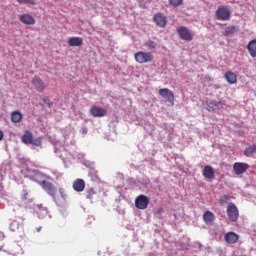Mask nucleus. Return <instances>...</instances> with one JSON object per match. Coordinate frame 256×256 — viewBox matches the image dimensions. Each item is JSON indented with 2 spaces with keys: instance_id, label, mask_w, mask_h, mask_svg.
<instances>
[{
  "instance_id": "412c9836",
  "label": "nucleus",
  "mask_w": 256,
  "mask_h": 256,
  "mask_svg": "<svg viewBox=\"0 0 256 256\" xmlns=\"http://www.w3.org/2000/svg\"><path fill=\"white\" fill-rule=\"evenodd\" d=\"M225 79L230 85H235V83H237V75L231 71L226 72Z\"/></svg>"
},
{
  "instance_id": "6e6552de",
  "label": "nucleus",
  "mask_w": 256,
  "mask_h": 256,
  "mask_svg": "<svg viewBox=\"0 0 256 256\" xmlns=\"http://www.w3.org/2000/svg\"><path fill=\"white\" fill-rule=\"evenodd\" d=\"M177 33L182 41H193V34L189 28L182 26L177 29Z\"/></svg>"
},
{
  "instance_id": "aec40b11",
  "label": "nucleus",
  "mask_w": 256,
  "mask_h": 256,
  "mask_svg": "<svg viewBox=\"0 0 256 256\" xmlns=\"http://www.w3.org/2000/svg\"><path fill=\"white\" fill-rule=\"evenodd\" d=\"M203 220L206 223V225H211V223H213L215 221V214H213V212L207 210L203 214Z\"/></svg>"
},
{
  "instance_id": "39448f33",
  "label": "nucleus",
  "mask_w": 256,
  "mask_h": 256,
  "mask_svg": "<svg viewBox=\"0 0 256 256\" xmlns=\"http://www.w3.org/2000/svg\"><path fill=\"white\" fill-rule=\"evenodd\" d=\"M227 216L229 221H231L232 223H235L237 219H239V209L237 208V206H235V204L230 203L228 205Z\"/></svg>"
},
{
  "instance_id": "a878e982",
  "label": "nucleus",
  "mask_w": 256,
  "mask_h": 256,
  "mask_svg": "<svg viewBox=\"0 0 256 256\" xmlns=\"http://www.w3.org/2000/svg\"><path fill=\"white\" fill-rule=\"evenodd\" d=\"M97 195V192H95V189L90 188L86 191V199H89L90 201L93 200V197Z\"/></svg>"
},
{
  "instance_id": "c756f323",
  "label": "nucleus",
  "mask_w": 256,
  "mask_h": 256,
  "mask_svg": "<svg viewBox=\"0 0 256 256\" xmlns=\"http://www.w3.org/2000/svg\"><path fill=\"white\" fill-rule=\"evenodd\" d=\"M169 3L173 7H179V5L183 4V0H169Z\"/></svg>"
},
{
  "instance_id": "2f4dec72",
  "label": "nucleus",
  "mask_w": 256,
  "mask_h": 256,
  "mask_svg": "<svg viewBox=\"0 0 256 256\" xmlns=\"http://www.w3.org/2000/svg\"><path fill=\"white\" fill-rule=\"evenodd\" d=\"M163 208H158V210L156 211V215H158V217H161V215H163Z\"/></svg>"
},
{
  "instance_id": "cd10ccee",
  "label": "nucleus",
  "mask_w": 256,
  "mask_h": 256,
  "mask_svg": "<svg viewBox=\"0 0 256 256\" xmlns=\"http://www.w3.org/2000/svg\"><path fill=\"white\" fill-rule=\"evenodd\" d=\"M231 198L229 197V196H227V195H223V196H221L220 198H219V203H220V205H225V203H229V200H230Z\"/></svg>"
},
{
  "instance_id": "1a4fd4ad",
  "label": "nucleus",
  "mask_w": 256,
  "mask_h": 256,
  "mask_svg": "<svg viewBox=\"0 0 256 256\" xmlns=\"http://www.w3.org/2000/svg\"><path fill=\"white\" fill-rule=\"evenodd\" d=\"M135 207L141 210L147 209L149 207V198L143 194L139 195L135 199Z\"/></svg>"
},
{
  "instance_id": "b1692460",
  "label": "nucleus",
  "mask_w": 256,
  "mask_h": 256,
  "mask_svg": "<svg viewBox=\"0 0 256 256\" xmlns=\"http://www.w3.org/2000/svg\"><path fill=\"white\" fill-rule=\"evenodd\" d=\"M234 33H237V27L235 26H229L225 29L223 35L225 37H229V35H234Z\"/></svg>"
},
{
  "instance_id": "ddd939ff",
  "label": "nucleus",
  "mask_w": 256,
  "mask_h": 256,
  "mask_svg": "<svg viewBox=\"0 0 256 256\" xmlns=\"http://www.w3.org/2000/svg\"><path fill=\"white\" fill-rule=\"evenodd\" d=\"M224 240L226 241V243H229L230 245H235V243L239 241V234L233 231L227 232L224 235Z\"/></svg>"
},
{
  "instance_id": "7c9ffc66",
  "label": "nucleus",
  "mask_w": 256,
  "mask_h": 256,
  "mask_svg": "<svg viewBox=\"0 0 256 256\" xmlns=\"http://www.w3.org/2000/svg\"><path fill=\"white\" fill-rule=\"evenodd\" d=\"M59 193H60L62 199L67 198V191H65L64 188H59Z\"/></svg>"
},
{
  "instance_id": "473e14b6",
  "label": "nucleus",
  "mask_w": 256,
  "mask_h": 256,
  "mask_svg": "<svg viewBox=\"0 0 256 256\" xmlns=\"http://www.w3.org/2000/svg\"><path fill=\"white\" fill-rule=\"evenodd\" d=\"M3 137H5V134L0 130V141H3Z\"/></svg>"
},
{
  "instance_id": "f03ea898",
  "label": "nucleus",
  "mask_w": 256,
  "mask_h": 256,
  "mask_svg": "<svg viewBox=\"0 0 256 256\" xmlns=\"http://www.w3.org/2000/svg\"><path fill=\"white\" fill-rule=\"evenodd\" d=\"M22 143L25 145H34V147H41L42 140L41 138H33V133L29 131H25L24 135L22 136Z\"/></svg>"
},
{
  "instance_id": "4be33fe9",
  "label": "nucleus",
  "mask_w": 256,
  "mask_h": 256,
  "mask_svg": "<svg viewBox=\"0 0 256 256\" xmlns=\"http://www.w3.org/2000/svg\"><path fill=\"white\" fill-rule=\"evenodd\" d=\"M11 121L12 123H21V121H23V114H21L19 111L12 112Z\"/></svg>"
},
{
  "instance_id": "20e7f679",
  "label": "nucleus",
  "mask_w": 256,
  "mask_h": 256,
  "mask_svg": "<svg viewBox=\"0 0 256 256\" xmlns=\"http://www.w3.org/2000/svg\"><path fill=\"white\" fill-rule=\"evenodd\" d=\"M42 189H44V191H46V193H48L50 195V197L54 198L57 197V187H55V185H53V183L43 180L40 183Z\"/></svg>"
},
{
  "instance_id": "9b49d317",
  "label": "nucleus",
  "mask_w": 256,
  "mask_h": 256,
  "mask_svg": "<svg viewBox=\"0 0 256 256\" xmlns=\"http://www.w3.org/2000/svg\"><path fill=\"white\" fill-rule=\"evenodd\" d=\"M249 169V164L243 162H236L233 164V171L235 175H243Z\"/></svg>"
},
{
  "instance_id": "2eb2a0df",
  "label": "nucleus",
  "mask_w": 256,
  "mask_h": 256,
  "mask_svg": "<svg viewBox=\"0 0 256 256\" xmlns=\"http://www.w3.org/2000/svg\"><path fill=\"white\" fill-rule=\"evenodd\" d=\"M153 21L158 27H165L167 25V18L161 13L154 15Z\"/></svg>"
},
{
  "instance_id": "5701e85b",
  "label": "nucleus",
  "mask_w": 256,
  "mask_h": 256,
  "mask_svg": "<svg viewBox=\"0 0 256 256\" xmlns=\"http://www.w3.org/2000/svg\"><path fill=\"white\" fill-rule=\"evenodd\" d=\"M255 153H256V143L250 145L249 147H247L244 150L245 157H253V155H255Z\"/></svg>"
},
{
  "instance_id": "393cba45",
  "label": "nucleus",
  "mask_w": 256,
  "mask_h": 256,
  "mask_svg": "<svg viewBox=\"0 0 256 256\" xmlns=\"http://www.w3.org/2000/svg\"><path fill=\"white\" fill-rule=\"evenodd\" d=\"M144 46H146L149 51H152V49H157V43H155L153 40H148L145 42Z\"/></svg>"
},
{
  "instance_id": "423d86ee",
  "label": "nucleus",
  "mask_w": 256,
  "mask_h": 256,
  "mask_svg": "<svg viewBox=\"0 0 256 256\" xmlns=\"http://www.w3.org/2000/svg\"><path fill=\"white\" fill-rule=\"evenodd\" d=\"M31 83H32L34 89H36V91H38V93H43V91H45L47 89V84H45L43 79H41V77H39V76H34L31 80Z\"/></svg>"
},
{
  "instance_id": "0eeeda50",
  "label": "nucleus",
  "mask_w": 256,
  "mask_h": 256,
  "mask_svg": "<svg viewBox=\"0 0 256 256\" xmlns=\"http://www.w3.org/2000/svg\"><path fill=\"white\" fill-rule=\"evenodd\" d=\"M159 95L162 99H166L168 103H171V105H175V94H173V91H171L168 88H161L159 90Z\"/></svg>"
},
{
  "instance_id": "7ed1b4c3",
  "label": "nucleus",
  "mask_w": 256,
  "mask_h": 256,
  "mask_svg": "<svg viewBox=\"0 0 256 256\" xmlns=\"http://www.w3.org/2000/svg\"><path fill=\"white\" fill-rule=\"evenodd\" d=\"M218 21H229L231 19V10L227 6H220L216 11Z\"/></svg>"
},
{
  "instance_id": "4468645a",
  "label": "nucleus",
  "mask_w": 256,
  "mask_h": 256,
  "mask_svg": "<svg viewBox=\"0 0 256 256\" xmlns=\"http://www.w3.org/2000/svg\"><path fill=\"white\" fill-rule=\"evenodd\" d=\"M19 21L23 23V25H35V18L31 14H22L19 16Z\"/></svg>"
},
{
  "instance_id": "f3484780",
  "label": "nucleus",
  "mask_w": 256,
  "mask_h": 256,
  "mask_svg": "<svg viewBox=\"0 0 256 256\" xmlns=\"http://www.w3.org/2000/svg\"><path fill=\"white\" fill-rule=\"evenodd\" d=\"M202 175L205 179H215V170L212 166L206 165L202 171Z\"/></svg>"
},
{
  "instance_id": "72a5a7b5",
  "label": "nucleus",
  "mask_w": 256,
  "mask_h": 256,
  "mask_svg": "<svg viewBox=\"0 0 256 256\" xmlns=\"http://www.w3.org/2000/svg\"><path fill=\"white\" fill-rule=\"evenodd\" d=\"M3 239V234L0 233V241Z\"/></svg>"
},
{
  "instance_id": "f8f14e48",
  "label": "nucleus",
  "mask_w": 256,
  "mask_h": 256,
  "mask_svg": "<svg viewBox=\"0 0 256 256\" xmlns=\"http://www.w3.org/2000/svg\"><path fill=\"white\" fill-rule=\"evenodd\" d=\"M90 115H92V117H105V115H107V109L99 106H92L90 108Z\"/></svg>"
},
{
  "instance_id": "c85d7f7f",
  "label": "nucleus",
  "mask_w": 256,
  "mask_h": 256,
  "mask_svg": "<svg viewBox=\"0 0 256 256\" xmlns=\"http://www.w3.org/2000/svg\"><path fill=\"white\" fill-rule=\"evenodd\" d=\"M21 200L22 201H33L32 199L29 198V192H27V190H23L22 195H21Z\"/></svg>"
},
{
  "instance_id": "9d476101",
  "label": "nucleus",
  "mask_w": 256,
  "mask_h": 256,
  "mask_svg": "<svg viewBox=\"0 0 256 256\" xmlns=\"http://www.w3.org/2000/svg\"><path fill=\"white\" fill-rule=\"evenodd\" d=\"M206 109L210 113H213V111H217V109H223V102L216 100L206 101Z\"/></svg>"
},
{
  "instance_id": "6ab92c4d",
  "label": "nucleus",
  "mask_w": 256,
  "mask_h": 256,
  "mask_svg": "<svg viewBox=\"0 0 256 256\" xmlns=\"http://www.w3.org/2000/svg\"><path fill=\"white\" fill-rule=\"evenodd\" d=\"M247 50H248L250 57H252V58L256 57V39L251 40L247 44Z\"/></svg>"
},
{
  "instance_id": "a211bd4d",
  "label": "nucleus",
  "mask_w": 256,
  "mask_h": 256,
  "mask_svg": "<svg viewBox=\"0 0 256 256\" xmlns=\"http://www.w3.org/2000/svg\"><path fill=\"white\" fill-rule=\"evenodd\" d=\"M69 47H81L83 45V38L81 37H70L68 39Z\"/></svg>"
},
{
  "instance_id": "f257e3e1",
  "label": "nucleus",
  "mask_w": 256,
  "mask_h": 256,
  "mask_svg": "<svg viewBox=\"0 0 256 256\" xmlns=\"http://www.w3.org/2000/svg\"><path fill=\"white\" fill-rule=\"evenodd\" d=\"M134 59L140 65L151 63L153 61V54L151 52L139 51L134 54Z\"/></svg>"
},
{
  "instance_id": "dca6fc26",
  "label": "nucleus",
  "mask_w": 256,
  "mask_h": 256,
  "mask_svg": "<svg viewBox=\"0 0 256 256\" xmlns=\"http://www.w3.org/2000/svg\"><path fill=\"white\" fill-rule=\"evenodd\" d=\"M74 191H76L77 193H81L83 191H85V180L78 178L73 182L72 185Z\"/></svg>"
},
{
  "instance_id": "bb28decb",
  "label": "nucleus",
  "mask_w": 256,
  "mask_h": 256,
  "mask_svg": "<svg viewBox=\"0 0 256 256\" xmlns=\"http://www.w3.org/2000/svg\"><path fill=\"white\" fill-rule=\"evenodd\" d=\"M19 5H37V0H16Z\"/></svg>"
}]
</instances>
